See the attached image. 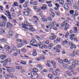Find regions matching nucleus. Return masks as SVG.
Wrapping results in <instances>:
<instances>
[{
  "mask_svg": "<svg viewBox=\"0 0 79 79\" xmlns=\"http://www.w3.org/2000/svg\"><path fill=\"white\" fill-rule=\"evenodd\" d=\"M10 69H11V70H12V72H15V68H14V67H12L10 68Z\"/></svg>",
  "mask_w": 79,
  "mask_h": 79,
  "instance_id": "obj_49",
  "label": "nucleus"
},
{
  "mask_svg": "<svg viewBox=\"0 0 79 79\" xmlns=\"http://www.w3.org/2000/svg\"><path fill=\"white\" fill-rule=\"evenodd\" d=\"M22 24L23 25V26H26V27H27L28 26H31V25H29V23L27 22H25L24 23H23Z\"/></svg>",
  "mask_w": 79,
  "mask_h": 79,
  "instance_id": "obj_10",
  "label": "nucleus"
},
{
  "mask_svg": "<svg viewBox=\"0 0 79 79\" xmlns=\"http://www.w3.org/2000/svg\"><path fill=\"white\" fill-rule=\"evenodd\" d=\"M23 13H24V15H25V16H29V15H30V13H29L28 12H24Z\"/></svg>",
  "mask_w": 79,
  "mask_h": 79,
  "instance_id": "obj_23",
  "label": "nucleus"
},
{
  "mask_svg": "<svg viewBox=\"0 0 79 79\" xmlns=\"http://www.w3.org/2000/svg\"><path fill=\"white\" fill-rule=\"evenodd\" d=\"M24 43L22 42H20L19 44L17 45V47L19 48H20L21 47H22L23 46H24Z\"/></svg>",
  "mask_w": 79,
  "mask_h": 79,
  "instance_id": "obj_8",
  "label": "nucleus"
},
{
  "mask_svg": "<svg viewBox=\"0 0 79 79\" xmlns=\"http://www.w3.org/2000/svg\"><path fill=\"white\" fill-rule=\"evenodd\" d=\"M7 28H9V30H11L12 29V25L9 22H7L6 25Z\"/></svg>",
  "mask_w": 79,
  "mask_h": 79,
  "instance_id": "obj_5",
  "label": "nucleus"
},
{
  "mask_svg": "<svg viewBox=\"0 0 79 79\" xmlns=\"http://www.w3.org/2000/svg\"><path fill=\"white\" fill-rule=\"evenodd\" d=\"M35 37L38 40V41H39V42H40L41 40H42V39H41V38H40V37L39 36L36 35Z\"/></svg>",
  "mask_w": 79,
  "mask_h": 79,
  "instance_id": "obj_14",
  "label": "nucleus"
},
{
  "mask_svg": "<svg viewBox=\"0 0 79 79\" xmlns=\"http://www.w3.org/2000/svg\"><path fill=\"white\" fill-rule=\"evenodd\" d=\"M61 48V45H57L56 46V47H54V49H58V48Z\"/></svg>",
  "mask_w": 79,
  "mask_h": 79,
  "instance_id": "obj_18",
  "label": "nucleus"
},
{
  "mask_svg": "<svg viewBox=\"0 0 79 79\" xmlns=\"http://www.w3.org/2000/svg\"><path fill=\"white\" fill-rule=\"evenodd\" d=\"M56 38V36L55 35H53V36H51L49 37V39L50 40H53L54 39H55V38Z\"/></svg>",
  "mask_w": 79,
  "mask_h": 79,
  "instance_id": "obj_16",
  "label": "nucleus"
},
{
  "mask_svg": "<svg viewBox=\"0 0 79 79\" xmlns=\"http://www.w3.org/2000/svg\"><path fill=\"white\" fill-rule=\"evenodd\" d=\"M47 6L45 4H43V6L41 7V9L43 10H45L47 9Z\"/></svg>",
  "mask_w": 79,
  "mask_h": 79,
  "instance_id": "obj_13",
  "label": "nucleus"
},
{
  "mask_svg": "<svg viewBox=\"0 0 79 79\" xmlns=\"http://www.w3.org/2000/svg\"><path fill=\"white\" fill-rule=\"evenodd\" d=\"M23 6L24 8H27V3L25 2V4L23 5Z\"/></svg>",
  "mask_w": 79,
  "mask_h": 79,
  "instance_id": "obj_36",
  "label": "nucleus"
},
{
  "mask_svg": "<svg viewBox=\"0 0 79 79\" xmlns=\"http://www.w3.org/2000/svg\"><path fill=\"white\" fill-rule=\"evenodd\" d=\"M13 31H9V34L10 36H13Z\"/></svg>",
  "mask_w": 79,
  "mask_h": 79,
  "instance_id": "obj_15",
  "label": "nucleus"
},
{
  "mask_svg": "<svg viewBox=\"0 0 79 79\" xmlns=\"http://www.w3.org/2000/svg\"><path fill=\"white\" fill-rule=\"evenodd\" d=\"M48 21H52V18L51 17H49L48 18Z\"/></svg>",
  "mask_w": 79,
  "mask_h": 79,
  "instance_id": "obj_63",
  "label": "nucleus"
},
{
  "mask_svg": "<svg viewBox=\"0 0 79 79\" xmlns=\"http://www.w3.org/2000/svg\"><path fill=\"white\" fill-rule=\"evenodd\" d=\"M40 60H45L44 56H41L40 57Z\"/></svg>",
  "mask_w": 79,
  "mask_h": 79,
  "instance_id": "obj_41",
  "label": "nucleus"
},
{
  "mask_svg": "<svg viewBox=\"0 0 79 79\" xmlns=\"http://www.w3.org/2000/svg\"><path fill=\"white\" fill-rule=\"evenodd\" d=\"M49 28L50 29H53V26H52V25L51 24H49Z\"/></svg>",
  "mask_w": 79,
  "mask_h": 79,
  "instance_id": "obj_50",
  "label": "nucleus"
},
{
  "mask_svg": "<svg viewBox=\"0 0 79 79\" xmlns=\"http://www.w3.org/2000/svg\"><path fill=\"white\" fill-rule=\"evenodd\" d=\"M61 27H66V26H65V25H64L63 22L62 23L61 25Z\"/></svg>",
  "mask_w": 79,
  "mask_h": 79,
  "instance_id": "obj_43",
  "label": "nucleus"
},
{
  "mask_svg": "<svg viewBox=\"0 0 79 79\" xmlns=\"http://www.w3.org/2000/svg\"><path fill=\"white\" fill-rule=\"evenodd\" d=\"M12 50H13V51H15V50H16V48L15 47H14L13 48L12 50Z\"/></svg>",
  "mask_w": 79,
  "mask_h": 79,
  "instance_id": "obj_59",
  "label": "nucleus"
},
{
  "mask_svg": "<svg viewBox=\"0 0 79 79\" xmlns=\"http://www.w3.org/2000/svg\"><path fill=\"white\" fill-rule=\"evenodd\" d=\"M42 20L43 21V22H47V19L45 18H42Z\"/></svg>",
  "mask_w": 79,
  "mask_h": 79,
  "instance_id": "obj_35",
  "label": "nucleus"
},
{
  "mask_svg": "<svg viewBox=\"0 0 79 79\" xmlns=\"http://www.w3.org/2000/svg\"><path fill=\"white\" fill-rule=\"evenodd\" d=\"M73 56H77V55H78L79 54V52L78 51L77 52L76 51H74L73 52Z\"/></svg>",
  "mask_w": 79,
  "mask_h": 79,
  "instance_id": "obj_9",
  "label": "nucleus"
},
{
  "mask_svg": "<svg viewBox=\"0 0 79 79\" xmlns=\"http://www.w3.org/2000/svg\"><path fill=\"white\" fill-rule=\"evenodd\" d=\"M4 48L6 50H8V52L9 53H11L12 52V49H10V46L6 45L4 46Z\"/></svg>",
  "mask_w": 79,
  "mask_h": 79,
  "instance_id": "obj_3",
  "label": "nucleus"
},
{
  "mask_svg": "<svg viewBox=\"0 0 79 79\" xmlns=\"http://www.w3.org/2000/svg\"><path fill=\"white\" fill-rule=\"evenodd\" d=\"M1 18H2V19H4L5 20L6 19V17H5L4 16H3V15H2L1 16Z\"/></svg>",
  "mask_w": 79,
  "mask_h": 79,
  "instance_id": "obj_55",
  "label": "nucleus"
},
{
  "mask_svg": "<svg viewBox=\"0 0 79 79\" xmlns=\"http://www.w3.org/2000/svg\"><path fill=\"white\" fill-rule=\"evenodd\" d=\"M65 26V28H64L65 31H67V29L69 28V25L68 24V22L67 21H65L63 22Z\"/></svg>",
  "mask_w": 79,
  "mask_h": 79,
  "instance_id": "obj_2",
  "label": "nucleus"
},
{
  "mask_svg": "<svg viewBox=\"0 0 79 79\" xmlns=\"http://www.w3.org/2000/svg\"><path fill=\"white\" fill-rule=\"evenodd\" d=\"M29 30L31 31V32H34L35 31V30L34 29V28L33 27H31Z\"/></svg>",
  "mask_w": 79,
  "mask_h": 79,
  "instance_id": "obj_25",
  "label": "nucleus"
},
{
  "mask_svg": "<svg viewBox=\"0 0 79 79\" xmlns=\"http://www.w3.org/2000/svg\"><path fill=\"white\" fill-rule=\"evenodd\" d=\"M73 7L74 8V9H75L76 10H77V9H79V7L76 5L73 6Z\"/></svg>",
  "mask_w": 79,
  "mask_h": 79,
  "instance_id": "obj_38",
  "label": "nucleus"
},
{
  "mask_svg": "<svg viewBox=\"0 0 79 79\" xmlns=\"http://www.w3.org/2000/svg\"><path fill=\"white\" fill-rule=\"evenodd\" d=\"M56 22H53L52 23V26H53V27L55 25H56Z\"/></svg>",
  "mask_w": 79,
  "mask_h": 79,
  "instance_id": "obj_57",
  "label": "nucleus"
},
{
  "mask_svg": "<svg viewBox=\"0 0 79 79\" xmlns=\"http://www.w3.org/2000/svg\"><path fill=\"white\" fill-rule=\"evenodd\" d=\"M68 42L66 40H65L64 42H62V45H66V44H68Z\"/></svg>",
  "mask_w": 79,
  "mask_h": 79,
  "instance_id": "obj_31",
  "label": "nucleus"
},
{
  "mask_svg": "<svg viewBox=\"0 0 79 79\" xmlns=\"http://www.w3.org/2000/svg\"><path fill=\"white\" fill-rule=\"evenodd\" d=\"M37 67L39 68L40 70H43V67L42 66L41 64H38L37 66Z\"/></svg>",
  "mask_w": 79,
  "mask_h": 79,
  "instance_id": "obj_22",
  "label": "nucleus"
},
{
  "mask_svg": "<svg viewBox=\"0 0 79 79\" xmlns=\"http://www.w3.org/2000/svg\"><path fill=\"white\" fill-rule=\"evenodd\" d=\"M56 15L57 16H59L60 15V13L59 12H55Z\"/></svg>",
  "mask_w": 79,
  "mask_h": 79,
  "instance_id": "obj_62",
  "label": "nucleus"
},
{
  "mask_svg": "<svg viewBox=\"0 0 79 79\" xmlns=\"http://www.w3.org/2000/svg\"><path fill=\"white\" fill-rule=\"evenodd\" d=\"M20 3H23L24 2H25V0H19Z\"/></svg>",
  "mask_w": 79,
  "mask_h": 79,
  "instance_id": "obj_37",
  "label": "nucleus"
},
{
  "mask_svg": "<svg viewBox=\"0 0 79 79\" xmlns=\"http://www.w3.org/2000/svg\"><path fill=\"white\" fill-rule=\"evenodd\" d=\"M54 50H56V52H58V53H59V52H60V50L59 49H54Z\"/></svg>",
  "mask_w": 79,
  "mask_h": 79,
  "instance_id": "obj_52",
  "label": "nucleus"
},
{
  "mask_svg": "<svg viewBox=\"0 0 79 79\" xmlns=\"http://www.w3.org/2000/svg\"><path fill=\"white\" fill-rule=\"evenodd\" d=\"M22 51L24 53H26V50L24 48L22 49Z\"/></svg>",
  "mask_w": 79,
  "mask_h": 79,
  "instance_id": "obj_48",
  "label": "nucleus"
},
{
  "mask_svg": "<svg viewBox=\"0 0 79 79\" xmlns=\"http://www.w3.org/2000/svg\"><path fill=\"white\" fill-rule=\"evenodd\" d=\"M48 77L49 79H52L53 78V76L52 74H49L48 75Z\"/></svg>",
  "mask_w": 79,
  "mask_h": 79,
  "instance_id": "obj_17",
  "label": "nucleus"
},
{
  "mask_svg": "<svg viewBox=\"0 0 79 79\" xmlns=\"http://www.w3.org/2000/svg\"><path fill=\"white\" fill-rule=\"evenodd\" d=\"M7 59H8V61L9 63V65L11 64V59L10 58H8Z\"/></svg>",
  "mask_w": 79,
  "mask_h": 79,
  "instance_id": "obj_27",
  "label": "nucleus"
},
{
  "mask_svg": "<svg viewBox=\"0 0 79 79\" xmlns=\"http://www.w3.org/2000/svg\"><path fill=\"white\" fill-rule=\"evenodd\" d=\"M36 47H39L40 48H41V49H43V48H44V45H43L42 44H36Z\"/></svg>",
  "mask_w": 79,
  "mask_h": 79,
  "instance_id": "obj_6",
  "label": "nucleus"
},
{
  "mask_svg": "<svg viewBox=\"0 0 79 79\" xmlns=\"http://www.w3.org/2000/svg\"><path fill=\"white\" fill-rule=\"evenodd\" d=\"M0 58L2 60H5V58H6V56L5 55H2L0 56Z\"/></svg>",
  "mask_w": 79,
  "mask_h": 79,
  "instance_id": "obj_11",
  "label": "nucleus"
},
{
  "mask_svg": "<svg viewBox=\"0 0 79 79\" xmlns=\"http://www.w3.org/2000/svg\"><path fill=\"white\" fill-rule=\"evenodd\" d=\"M75 14L77 15V16H78V12L77 11V10H76L75 12Z\"/></svg>",
  "mask_w": 79,
  "mask_h": 79,
  "instance_id": "obj_61",
  "label": "nucleus"
},
{
  "mask_svg": "<svg viewBox=\"0 0 79 79\" xmlns=\"http://www.w3.org/2000/svg\"><path fill=\"white\" fill-rule=\"evenodd\" d=\"M5 25H6V23L4 21H3L2 23H0V27H5Z\"/></svg>",
  "mask_w": 79,
  "mask_h": 79,
  "instance_id": "obj_7",
  "label": "nucleus"
},
{
  "mask_svg": "<svg viewBox=\"0 0 79 79\" xmlns=\"http://www.w3.org/2000/svg\"><path fill=\"white\" fill-rule=\"evenodd\" d=\"M55 5L56 6L57 8H59L60 7V5L59 4H58L56 3Z\"/></svg>",
  "mask_w": 79,
  "mask_h": 79,
  "instance_id": "obj_54",
  "label": "nucleus"
},
{
  "mask_svg": "<svg viewBox=\"0 0 79 79\" xmlns=\"http://www.w3.org/2000/svg\"><path fill=\"white\" fill-rule=\"evenodd\" d=\"M64 1L63 0H60L59 1V3L60 4H61L62 5H63L64 4Z\"/></svg>",
  "mask_w": 79,
  "mask_h": 79,
  "instance_id": "obj_33",
  "label": "nucleus"
},
{
  "mask_svg": "<svg viewBox=\"0 0 79 79\" xmlns=\"http://www.w3.org/2000/svg\"><path fill=\"white\" fill-rule=\"evenodd\" d=\"M9 77L10 76H9V74H7V73H6L5 75V77L6 79H8L9 78Z\"/></svg>",
  "mask_w": 79,
  "mask_h": 79,
  "instance_id": "obj_26",
  "label": "nucleus"
},
{
  "mask_svg": "<svg viewBox=\"0 0 79 79\" xmlns=\"http://www.w3.org/2000/svg\"><path fill=\"white\" fill-rule=\"evenodd\" d=\"M59 62L61 64H62L63 62V61L61 59H60L59 60Z\"/></svg>",
  "mask_w": 79,
  "mask_h": 79,
  "instance_id": "obj_53",
  "label": "nucleus"
},
{
  "mask_svg": "<svg viewBox=\"0 0 79 79\" xmlns=\"http://www.w3.org/2000/svg\"><path fill=\"white\" fill-rule=\"evenodd\" d=\"M51 64H56V63L54 61H53V60H51Z\"/></svg>",
  "mask_w": 79,
  "mask_h": 79,
  "instance_id": "obj_51",
  "label": "nucleus"
},
{
  "mask_svg": "<svg viewBox=\"0 0 79 79\" xmlns=\"http://www.w3.org/2000/svg\"><path fill=\"white\" fill-rule=\"evenodd\" d=\"M38 72V69L36 68H34L33 69V71L31 72V77L32 79H38L39 78V75L37 74Z\"/></svg>",
  "mask_w": 79,
  "mask_h": 79,
  "instance_id": "obj_1",
  "label": "nucleus"
},
{
  "mask_svg": "<svg viewBox=\"0 0 79 79\" xmlns=\"http://www.w3.org/2000/svg\"><path fill=\"white\" fill-rule=\"evenodd\" d=\"M71 64V67L72 68H74L76 67V64L73 62Z\"/></svg>",
  "mask_w": 79,
  "mask_h": 79,
  "instance_id": "obj_19",
  "label": "nucleus"
},
{
  "mask_svg": "<svg viewBox=\"0 0 79 79\" xmlns=\"http://www.w3.org/2000/svg\"><path fill=\"white\" fill-rule=\"evenodd\" d=\"M53 69L52 68H50L49 69L48 71L49 72L51 73V72H52V71H53Z\"/></svg>",
  "mask_w": 79,
  "mask_h": 79,
  "instance_id": "obj_42",
  "label": "nucleus"
},
{
  "mask_svg": "<svg viewBox=\"0 0 79 79\" xmlns=\"http://www.w3.org/2000/svg\"><path fill=\"white\" fill-rule=\"evenodd\" d=\"M16 69H22V67L21 66H17L16 67Z\"/></svg>",
  "mask_w": 79,
  "mask_h": 79,
  "instance_id": "obj_47",
  "label": "nucleus"
},
{
  "mask_svg": "<svg viewBox=\"0 0 79 79\" xmlns=\"http://www.w3.org/2000/svg\"><path fill=\"white\" fill-rule=\"evenodd\" d=\"M71 68H72L71 67V66H70L69 65H67V69H68V70H70L71 69Z\"/></svg>",
  "mask_w": 79,
  "mask_h": 79,
  "instance_id": "obj_40",
  "label": "nucleus"
},
{
  "mask_svg": "<svg viewBox=\"0 0 79 79\" xmlns=\"http://www.w3.org/2000/svg\"><path fill=\"white\" fill-rule=\"evenodd\" d=\"M6 12L7 13L8 15H10V12L9 11V10H6Z\"/></svg>",
  "mask_w": 79,
  "mask_h": 79,
  "instance_id": "obj_60",
  "label": "nucleus"
},
{
  "mask_svg": "<svg viewBox=\"0 0 79 79\" xmlns=\"http://www.w3.org/2000/svg\"><path fill=\"white\" fill-rule=\"evenodd\" d=\"M73 63L77 65L79 64V61L77 60H75L73 61Z\"/></svg>",
  "mask_w": 79,
  "mask_h": 79,
  "instance_id": "obj_30",
  "label": "nucleus"
},
{
  "mask_svg": "<svg viewBox=\"0 0 79 79\" xmlns=\"http://www.w3.org/2000/svg\"><path fill=\"white\" fill-rule=\"evenodd\" d=\"M33 56H37V52H33L32 54Z\"/></svg>",
  "mask_w": 79,
  "mask_h": 79,
  "instance_id": "obj_44",
  "label": "nucleus"
},
{
  "mask_svg": "<svg viewBox=\"0 0 79 79\" xmlns=\"http://www.w3.org/2000/svg\"><path fill=\"white\" fill-rule=\"evenodd\" d=\"M18 3L17 2H14V5H12V6L14 7H15V6H19V5H18Z\"/></svg>",
  "mask_w": 79,
  "mask_h": 79,
  "instance_id": "obj_20",
  "label": "nucleus"
},
{
  "mask_svg": "<svg viewBox=\"0 0 79 79\" xmlns=\"http://www.w3.org/2000/svg\"><path fill=\"white\" fill-rule=\"evenodd\" d=\"M5 30H3V29L2 28H0V34H5Z\"/></svg>",
  "mask_w": 79,
  "mask_h": 79,
  "instance_id": "obj_12",
  "label": "nucleus"
},
{
  "mask_svg": "<svg viewBox=\"0 0 79 79\" xmlns=\"http://www.w3.org/2000/svg\"><path fill=\"white\" fill-rule=\"evenodd\" d=\"M55 14L53 12H52L51 14L50 15V16L51 17H52V18H54L55 17Z\"/></svg>",
  "mask_w": 79,
  "mask_h": 79,
  "instance_id": "obj_32",
  "label": "nucleus"
},
{
  "mask_svg": "<svg viewBox=\"0 0 79 79\" xmlns=\"http://www.w3.org/2000/svg\"><path fill=\"white\" fill-rule=\"evenodd\" d=\"M33 4L34 5H37V2L35 1L34 2Z\"/></svg>",
  "mask_w": 79,
  "mask_h": 79,
  "instance_id": "obj_64",
  "label": "nucleus"
},
{
  "mask_svg": "<svg viewBox=\"0 0 79 79\" xmlns=\"http://www.w3.org/2000/svg\"><path fill=\"white\" fill-rule=\"evenodd\" d=\"M66 73L69 75V76H72L71 73L69 71L66 72Z\"/></svg>",
  "mask_w": 79,
  "mask_h": 79,
  "instance_id": "obj_34",
  "label": "nucleus"
},
{
  "mask_svg": "<svg viewBox=\"0 0 79 79\" xmlns=\"http://www.w3.org/2000/svg\"><path fill=\"white\" fill-rule=\"evenodd\" d=\"M16 52H17V53L18 54H19L20 53V50H19V49L16 50Z\"/></svg>",
  "mask_w": 79,
  "mask_h": 79,
  "instance_id": "obj_56",
  "label": "nucleus"
},
{
  "mask_svg": "<svg viewBox=\"0 0 79 79\" xmlns=\"http://www.w3.org/2000/svg\"><path fill=\"white\" fill-rule=\"evenodd\" d=\"M73 48H76V45L73 44L70 47V48H71V49H73Z\"/></svg>",
  "mask_w": 79,
  "mask_h": 79,
  "instance_id": "obj_24",
  "label": "nucleus"
},
{
  "mask_svg": "<svg viewBox=\"0 0 79 79\" xmlns=\"http://www.w3.org/2000/svg\"><path fill=\"white\" fill-rule=\"evenodd\" d=\"M69 13H70V14H71V15H73L74 14V10H70L69 11Z\"/></svg>",
  "mask_w": 79,
  "mask_h": 79,
  "instance_id": "obj_45",
  "label": "nucleus"
},
{
  "mask_svg": "<svg viewBox=\"0 0 79 79\" xmlns=\"http://www.w3.org/2000/svg\"><path fill=\"white\" fill-rule=\"evenodd\" d=\"M64 8L66 10H68V8H69V6L68 5L65 4L64 6Z\"/></svg>",
  "mask_w": 79,
  "mask_h": 79,
  "instance_id": "obj_21",
  "label": "nucleus"
},
{
  "mask_svg": "<svg viewBox=\"0 0 79 79\" xmlns=\"http://www.w3.org/2000/svg\"><path fill=\"white\" fill-rule=\"evenodd\" d=\"M17 42H23V40H21L20 39H17Z\"/></svg>",
  "mask_w": 79,
  "mask_h": 79,
  "instance_id": "obj_58",
  "label": "nucleus"
},
{
  "mask_svg": "<svg viewBox=\"0 0 79 79\" xmlns=\"http://www.w3.org/2000/svg\"><path fill=\"white\" fill-rule=\"evenodd\" d=\"M52 74L54 76H57L58 75V73L55 71H53L52 72Z\"/></svg>",
  "mask_w": 79,
  "mask_h": 79,
  "instance_id": "obj_29",
  "label": "nucleus"
},
{
  "mask_svg": "<svg viewBox=\"0 0 79 79\" xmlns=\"http://www.w3.org/2000/svg\"><path fill=\"white\" fill-rule=\"evenodd\" d=\"M9 77H10L11 78H14V75H13L12 73H9Z\"/></svg>",
  "mask_w": 79,
  "mask_h": 79,
  "instance_id": "obj_28",
  "label": "nucleus"
},
{
  "mask_svg": "<svg viewBox=\"0 0 79 79\" xmlns=\"http://www.w3.org/2000/svg\"><path fill=\"white\" fill-rule=\"evenodd\" d=\"M37 41L36 40L34 39H32L30 42V43L31 45H32L33 46H35V47H36L37 45H35V44H36V43Z\"/></svg>",
  "mask_w": 79,
  "mask_h": 79,
  "instance_id": "obj_4",
  "label": "nucleus"
},
{
  "mask_svg": "<svg viewBox=\"0 0 79 79\" xmlns=\"http://www.w3.org/2000/svg\"><path fill=\"white\" fill-rule=\"evenodd\" d=\"M7 18L10 19H12V18H11V15H8V16H7Z\"/></svg>",
  "mask_w": 79,
  "mask_h": 79,
  "instance_id": "obj_39",
  "label": "nucleus"
},
{
  "mask_svg": "<svg viewBox=\"0 0 79 79\" xmlns=\"http://www.w3.org/2000/svg\"><path fill=\"white\" fill-rule=\"evenodd\" d=\"M34 18H35V20H37V21H39V19L37 18V17L36 16H34L33 17Z\"/></svg>",
  "mask_w": 79,
  "mask_h": 79,
  "instance_id": "obj_46",
  "label": "nucleus"
}]
</instances>
